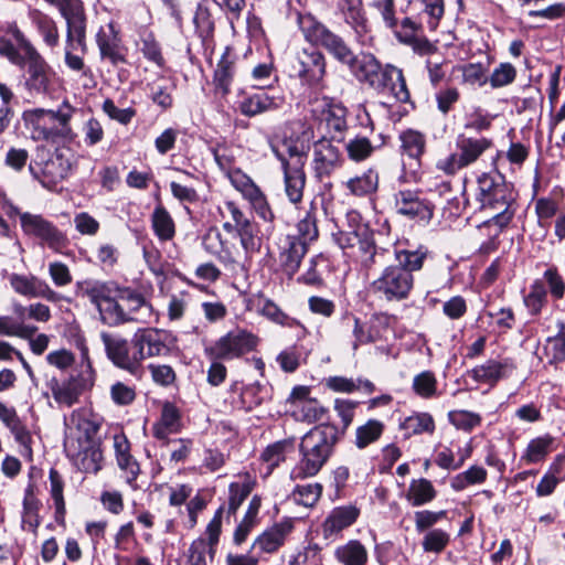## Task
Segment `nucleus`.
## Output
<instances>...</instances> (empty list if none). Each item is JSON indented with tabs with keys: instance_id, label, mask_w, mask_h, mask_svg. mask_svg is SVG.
Listing matches in <instances>:
<instances>
[{
	"instance_id": "obj_2",
	"label": "nucleus",
	"mask_w": 565,
	"mask_h": 565,
	"mask_svg": "<svg viewBox=\"0 0 565 565\" xmlns=\"http://www.w3.org/2000/svg\"><path fill=\"white\" fill-rule=\"evenodd\" d=\"M477 209L490 216L484 224L503 230L512 221L514 195L512 188L499 173H482L478 180Z\"/></svg>"
},
{
	"instance_id": "obj_52",
	"label": "nucleus",
	"mask_w": 565,
	"mask_h": 565,
	"mask_svg": "<svg viewBox=\"0 0 565 565\" xmlns=\"http://www.w3.org/2000/svg\"><path fill=\"white\" fill-rule=\"evenodd\" d=\"M427 253L424 247L416 250H399L396 253V265H402L412 274V271L419 270L423 267Z\"/></svg>"
},
{
	"instance_id": "obj_49",
	"label": "nucleus",
	"mask_w": 565,
	"mask_h": 565,
	"mask_svg": "<svg viewBox=\"0 0 565 565\" xmlns=\"http://www.w3.org/2000/svg\"><path fill=\"white\" fill-rule=\"evenodd\" d=\"M38 331V327L24 324L22 322L14 323L9 316H0V335L19 337L29 339Z\"/></svg>"
},
{
	"instance_id": "obj_25",
	"label": "nucleus",
	"mask_w": 565,
	"mask_h": 565,
	"mask_svg": "<svg viewBox=\"0 0 565 565\" xmlns=\"http://www.w3.org/2000/svg\"><path fill=\"white\" fill-rule=\"evenodd\" d=\"M113 446L117 465L125 472L127 482L131 483L136 480L140 470L138 462L130 454V443L124 434H115Z\"/></svg>"
},
{
	"instance_id": "obj_58",
	"label": "nucleus",
	"mask_w": 565,
	"mask_h": 565,
	"mask_svg": "<svg viewBox=\"0 0 565 565\" xmlns=\"http://www.w3.org/2000/svg\"><path fill=\"white\" fill-rule=\"evenodd\" d=\"M516 76L515 67L510 63H501L495 67L490 76V84L493 88L503 87L511 84Z\"/></svg>"
},
{
	"instance_id": "obj_55",
	"label": "nucleus",
	"mask_w": 565,
	"mask_h": 565,
	"mask_svg": "<svg viewBox=\"0 0 565 565\" xmlns=\"http://www.w3.org/2000/svg\"><path fill=\"white\" fill-rule=\"evenodd\" d=\"M552 443L551 438H535L532 439L522 456L521 460L525 461L526 463H534L539 462L542 459L545 458V456L548 454V448Z\"/></svg>"
},
{
	"instance_id": "obj_31",
	"label": "nucleus",
	"mask_w": 565,
	"mask_h": 565,
	"mask_svg": "<svg viewBox=\"0 0 565 565\" xmlns=\"http://www.w3.org/2000/svg\"><path fill=\"white\" fill-rule=\"evenodd\" d=\"M379 181V172L374 168H369L361 175L349 179L345 186L355 196H366L377 191Z\"/></svg>"
},
{
	"instance_id": "obj_44",
	"label": "nucleus",
	"mask_w": 565,
	"mask_h": 565,
	"mask_svg": "<svg viewBox=\"0 0 565 565\" xmlns=\"http://www.w3.org/2000/svg\"><path fill=\"white\" fill-rule=\"evenodd\" d=\"M317 207L311 203L309 210L306 211V215L300 218L298 223V239H301L305 243H310L318 237V226H317Z\"/></svg>"
},
{
	"instance_id": "obj_35",
	"label": "nucleus",
	"mask_w": 565,
	"mask_h": 565,
	"mask_svg": "<svg viewBox=\"0 0 565 565\" xmlns=\"http://www.w3.org/2000/svg\"><path fill=\"white\" fill-rule=\"evenodd\" d=\"M74 109L70 106L67 102H64L57 110H46L43 108H38L29 113V117L32 121H34L38 126L41 121H45L47 118L49 121L55 122L57 121L64 132L70 130L68 121L72 118Z\"/></svg>"
},
{
	"instance_id": "obj_33",
	"label": "nucleus",
	"mask_w": 565,
	"mask_h": 565,
	"mask_svg": "<svg viewBox=\"0 0 565 565\" xmlns=\"http://www.w3.org/2000/svg\"><path fill=\"white\" fill-rule=\"evenodd\" d=\"M555 334L546 339L544 354L548 363H558L565 360V322L555 321Z\"/></svg>"
},
{
	"instance_id": "obj_14",
	"label": "nucleus",
	"mask_w": 565,
	"mask_h": 565,
	"mask_svg": "<svg viewBox=\"0 0 565 565\" xmlns=\"http://www.w3.org/2000/svg\"><path fill=\"white\" fill-rule=\"evenodd\" d=\"M107 358L117 366L130 374H137L140 362L137 352L130 354L128 341L119 334L100 333Z\"/></svg>"
},
{
	"instance_id": "obj_6",
	"label": "nucleus",
	"mask_w": 565,
	"mask_h": 565,
	"mask_svg": "<svg viewBox=\"0 0 565 565\" xmlns=\"http://www.w3.org/2000/svg\"><path fill=\"white\" fill-rule=\"evenodd\" d=\"M313 118L323 127L331 140L342 141L348 129V109L327 96L310 102Z\"/></svg>"
},
{
	"instance_id": "obj_62",
	"label": "nucleus",
	"mask_w": 565,
	"mask_h": 565,
	"mask_svg": "<svg viewBox=\"0 0 565 565\" xmlns=\"http://www.w3.org/2000/svg\"><path fill=\"white\" fill-rule=\"evenodd\" d=\"M449 542V535L443 530L428 532L423 540V548L426 552L440 553Z\"/></svg>"
},
{
	"instance_id": "obj_26",
	"label": "nucleus",
	"mask_w": 565,
	"mask_h": 565,
	"mask_svg": "<svg viewBox=\"0 0 565 565\" xmlns=\"http://www.w3.org/2000/svg\"><path fill=\"white\" fill-rule=\"evenodd\" d=\"M281 104V97L269 96L266 92L262 90L245 97L239 103V110L247 117H254L265 111L277 109Z\"/></svg>"
},
{
	"instance_id": "obj_64",
	"label": "nucleus",
	"mask_w": 565,
	"mask_h": 565,
	"mask_svg": "<svg viewBox=\"0 0 565 565\" xmlns=\"http://www.w3.org/2000/svg\"><path fill=\"white\" fill-rule=\"evenodd\" d=\"M544 279L548 286L550 292L556 299H562L565 294V281L556 267L552 266L544 271Z\"/></svg>"
},
{
	"instance_id": "obj_29",
	"label": "nucleus",
	"mask_w": 565,
	"mask_h": 565,
	"mask_svg": "<svg viewBox=\"0 0 565 565\" xmlns=\"http://www.w3.org/2000/svg\"><path fill=\"white\" fill-rule=\"evenodd\" d=\"M345 242H341L342 248H354L356 247L360 252L365 255H370L369 260L373 262L375 252V243L373 239V233L370 232L369 227L365 225H360L355 231L345 234Z\"/></svg>"
},
{
	"instance_id": "obj_4",
	"label": "nucleus",
	"mask_w": 565,
	"mask_h": 565,
	"mask_svg": "<svg viewBox=\"0 0 565 565\" xmlns=\"http://www.w3.org/2000/svg\"><path fill=\"white\" fill-rule=\"evenodd\" d=\"M457 153H451L437 161L436 167L447 175H454L459 170L475 163L493 142L486 137L472 138L460 136L457 140Z\"/></svg>"
},
{
	"instance_id": "obj_12",
	"label": "nucleus",
	"mask_w": 565,
	"mask_h": 565,
	"mask_svg": "<svg viewBox=\"0 0 565 565\" xmlns=\"http://www.w3.org/2000/svg\"><path fill=\"white\" fill-rule=\"evenodd\" d=\"M281 162L285 180V193L292 204L301 202L306 184V173L303 171V159L297 148H289L290 159L287 160L282 154L275 151Z\"/></svg>"
},
{
	"instance_id": "obj_28",
	"label": "nucleus",
	"mask_w": 565,
	"mask_h": 565,
	"mask_svg": "<svg viewBox=\"0 0 565 565\" xmlns=\"http://www.w3.org/2000/svg\"><path fill=\"white\" fill-rule=\"evenodd\" d=\"M181 417L178 408L171 403H164L160 419L153 424L152 434L159 440H167L168 436L180 430Z\"/></svg>"
},
{
	"instance_id": "obj_38",
	"label": "nucleus",
	"mask_w": 565,
	"mask_h": 565,
	"mask_svg": "<svg viewBox=\"0 0 565 565\" xmlns=\"http://www.w3.org/2000/svg\"><path fill=\"white\" fill-rule=\"evenodd\" d=\"M308 244L297 237L288 238V247L282 253V265L289 275H294L300 266L301 259L307 253Z\"/></svg>"
},
{
	"instance_id": "obj_60",
	"label": "nucleus",
	"mask_w": 565,
	"mask_h": 565,
	"mask_svg": "<svg viewBox=\"0 0 565 565\" xmlns=\"http://www.w3.org/2000/svg\"><path fill=\"white\" fill-rule=\"evenodd\" d=\"M289 447V443L277 441L268 446L262 454V459L268 463L269 469H274L286 458V449Z\"/></svg>"
},
{
	"instance_id": "obj_56",
	"label": "nucleus",
	"mask_w": 565,
	"mask_h": 565,
	"mask_svg": "<svg viewBox=\"0 0 565 565\" xmlns=\"http://www.w3.org/2000/svg\"><path fill=\"white\" fill-rule=\"evenodd\" d=\"M321 493L322 486L320 483H308L296 488L294 499L296 502L310 508L318 502Z\"/></svg>"
},
{
	"instance_id": "obj_15",
	"label": "nucleus",
	"mask_w": 565,
	"mask_h": 565,
	"mask_svg": "<svg viewBox=\"0 0 565 565\" xmlns=\"http://www.w3.org/2000/svg\"><path fill=\"white\" fill-rule=\"evenodd\" d=\"M120 305L125 313V323L139 322L150 323L154 312L152 306L145 299V297L130 288L119 289Z\"/></svg>"
},
{
	"instance_id": "obj_1",
	"label": "nucleus",
	"mask_w": 565,
	"mask_h": 565,
	"mask_svg": "<svg viewBox=\"0 0 565 565\" xmlns=\"http://www.w3.org/2000/svg\"><path fill=\"white\" fill-rule=\"evenodd\" d=\"M298 24L307 42L324 49L335 61L347 65L360 83L377 92L390 89L398 102L408 100L409 93L401 68L390 64L382 67L371 53L355 54L341 35L311 14L299 15Z\"/></svg>"
},
{
	"instance_id": "obj_48",
	"label": "nucleus",
	"mask_w": 565,
	"mask_h": 565,
	"mask_svg": "<svg viewBox=\"0 0 565 565\" xmlns=\"http://www.w3.org/2000/svg\"><path fill=\"white\" fill-rule=\"evenodd\" d=\"M234 62L230 60L227 54H224L217 63L214 72V82L217 88L222 89L223 94H227L233 79Z\"/></svg>"
},
{
	"instance_id": "obj_5",
	"label": "nucleus",
	"mask_w": 565,
	"mask_h": 565,
	"mask_svg": "<svg viewBox=\"0 0 565 565\" xmlns=\"http://www.w3.org/2000/svg\"><path fill=\"white\" fill-rule=\"evenodd\" d=\"M258 338L245 329H234L218 338L204 352L210 360L232 361L252 352Z\"/></svg>"
},
{
	"instance_id": "obj_53",
	"label": "nucleus",
	"mask_w": 565,
	"mask_h": 565,
	"mask_svg": "<svg viewBox=\"0 0 565 565\" xmlns=\"http://www.w3.org/2000/svg\"><path fill=\"white\" fill-rule=\"evenodd\" d=\"M215 550L209 546L206 540L198 539L189 548L188 565H206V557L213 559Z\"/></svg>"
},
{
	"instance_id": "obj_9",
	"label": "nucleus",
	"mask_w": 565,
	"mask_h": 565,
	"mask_svg": "<svg viewBox=\"0 0 565 565\" xmlns=\"http://www.w3.org/2000/svg\"><path fill=\"white\" fill-rule=\"evenodd\" d=\"M58 8L61 15L66 21L67 44L70 47L79 45L82 52H86V17L81 0H45Z\"/></svg>"
},
{
	"instance_id": "obj_45",
	"label": "nucleus",
	"mask_w": 565,
	"mask_h": 565,
	"mask_svg": "<svg viewBox=\"0 0 565 565\" xmlns=\"http://www.w3.org/2000/svg\"><path fill=\"white\" fill-rule=\"evenodd\" d=\"M259 313L273 321L274 323L280 324L282 327L292 328L299 324V321L295 318L289 317L285 313L278 305H276L270 299H264L262 307L258 309Z\"/></svg>"
},
{
	"instance_id": "obj_16",
	"label": "nucleus",
	"mask_w": 565,
	"mask_h": 565,
	"mask_svg": "<svg viewBox=\"0 0 565 565\" xmlns=\"http://www.w3.org/2000/svg\"><path fill=\"white\" fill-rule=\"evenodd\" d=\"M0 420L10 429L20 446V455L29 462L33 461V438L30 430L22 424L13 407L0 402Z\"/></svg>"
},
{
	"instance_id": "obj_57",
	"label": "nucleus",
	"mask_w": 565,
	"mask_h": 565,
	"mask_svg": "<svg viewBox=\"0 0 565 565\" xmlns=\"http://www.w3.org/2000/svg\"><path fill=\"white\" fill-rule=\"evenodd\" d=\"M0 98L2 100L0 106V134H3L9 128L13 117V110L9 106L13 98V93L2 83H0Z\"/></svg>"
},
{
	"instance_id": "obj_13",
	"label": "nucleus",
	"mask_w": 565,
	"mask_h": 565,
	"mask_svg": "<svg viewBox=\"0 0 565 565\" xmlns=\"http://www.w3.org/2000/svg\"><path fill=\"white\" fill-rule=\"evenodd\" d=\"M313 160L312 168L315 177L319 181H323L331 177V174L340 169L344 162V158L331 139L326 137L319 139L313 143Z\"/></svg>"
},
{
	"instance_id": "obj_19",
	"label": "nucleus",
	"mask_w": 565,
	"mask_h": 565,
	"mask_svg": "<svg viewBox=\"0 0 565 565\" xmlns=\"http://www.w3.org/2000/svg\"><path fill=\"white\" fill-rule=\"evenodd\" d=\"M299 77L308 85H319L326 75V57L317 49L303 50L299 55Z\"/></svg>"
},
{
	"instance_id": "obj_23",
	"label": "nucleus",
	"mask_w": 565,
	"mask_h": 565,
	"mask_svg": "<svg viewBox=\"0 0 565 565\" xmlns=\"http://www.w3.org/2000/svg\"><path fill=\"white\" fill-rule=\"evenodd\" d=\"M294 523L290 519L275 523L264 531L254 542L253 548L264 553H274L284 545L286 537L291 533Z\"/></svg>"
},
{
	"instance_id": "obj_41",
	"label": "nucleus",
	"mask_w": 565,
	"mask_h": 565,
	"mask_svg": "<svg viewBox=\"0 0 565 565\" xmlns=\"http://www.w3.org/2000/svg\"><path fill=\"white\" fill-rule=\"evenodd\" d=\"M384 431V424L377 419H369L365 424L359 426L355 430L354 444L359 449H364L369 445L380 439Z\"/></svg>"
},
{
	"instance_id": "obj_22",
	"label": "nucleus",
	"mask_w": 565,
	"mask_h": 565,
	"mask_svg": "<svg viewBox=\"0 0 565 565\" xmlns=\"http://www.w3.org/2000/svg\"><path fill=\"white\" fill-rule=\"evenodd\" d=\"M515 370V365L509 359L488 360L483 364L471 370V376L476 382L494 385L502 379L508 377Z\"/></svg>"
},
{
	"instance_id": "obj_59",
	"label": "nucleus",
	"mask_w": 565,
	"mask_h": 565,
	"mask_svg": "<svg viewBox=\"0 0 565 565\" xmlns=\"http://www.w3.org/2000/svg\"><path fill=\"white\" fill-rule=\"evenodd\" d=\"M524 302L532 315H539L546 302V290L544 286L539 281L534 282Z\"/></svg>"
},
{
	"instance_id": "obj_46",
	"label": "nucleus",
	"mask_w": 565,
	"mask_h": 565,
	"mask_svg": "<svg viewBox=\"0 0 565 565\" xmlns=\"http://www.w3.org/2000/svg\"><path fill=\"white\" fill-rule=\"evenodd\" d=\"M345 151L350 160L361 162L372 156L374 146L369 138L358 136L345 143Z\"/></svg>"
},
{
	"instance_id": "obj_40",
	"label": "nucleus",
	"mask_w": 565,
	"mask_h": 565,
	"mask_svg": "<svg viewBox=\"0 0 565 565\" xmlns=\"http://www.w3.org/2000/svg\"><path fill=\"white\" fill-rule=\"evenodd\" d=\"M49 477L51 483L50 493L55 509L54 519L56 523L64 525L66 514L65 501L63 495L64 482L62 476L55 469L50 470Z\"/></svg>"
},
{
	"instance_id": "obj_54",
	"label": "nucleus",
	"mask_w": 565,
	"mask_h": 565,
	"mask_svg": "<svg viewBox=\"0 0 565 565\" xmlns=\"http://www.w3.org/2000/svg\"><path fill=\"white\" fill-rule=\"evenodd\" d=\"M448 419L458 429L466 431L472 430L481 423V416L479 414L463 409L450 411L448 413Z\"/></svg>"
},
{
	"instance_id": "obj_27",
	"label": "nucleus",
	"mask_w": 565,
	"mask_h": 565,
	"mask_svg": "<svg viewBox=\"0 0 565 565\" xmlns=\"http://www.w3.org/2000/svg\"><path fill=\"white\" fill-rule=\"evenodd\" d=\"M337 6L344 22L349 24L356 34L361 35L367 32V19L362 0H338Z\"/></svg>"
},
{
	"instance_id": "obj_17",
	"label": "nucleus",
	"mask_w": 565,
	"mask_h": 565,
	"mask_svg": "<svg viewBox=\"0 0 565 565\" xmlns=\"http://www.w3.org/2000/svg\"><path fill=\"white\" fill-rule=\"evenodd\" d=\"M64 448L81 471L97 473L102 469L103 452L98 447L92 445L82 447L81 444L76 445L72 437H66Z\"/></svg>"
},
{
	"instance_id": "obj_51",
	"label": "nucleus",
	"mask_w": 565,
	"mask_h": 565,
	"mask_svg": "<svg viewBox=\"0 0 565 565\" xmlns=\"http://www.w3.org/2000/svg\"><path fill=\"white\" fill-rule=\"evenodd\" d=\"M414 392L423 398H430L436 395L437 380L433 372L424 371L413 380Z\"/></svg>"
},
{
	"instance_id": "obj_63",
	"label": "nucleus",
	"mask_w": 565,
	"mask_h": 565,
	"mask_svg": "<svg viewBox=\"0 0 565 565\" xmlns=\"http://www.w3.org/2000/svg\"><path fill=\"white\" fill-rule=\"evenodd\" d=\"M49 275L56 287H65L73 280L68 266L62 262L50 263Z\"/></svg>"
},
{
	"instance_id": "obj_24",
	"label": "nucleus",
	"mask_w": 565,
	"mask_h": 565,
	"mask_svg": "<svg viewBox=\"0 0 565 565\" xmlns=\"http://www.w3.org/2000/svg\"><path fill=\"white\" fill-rule=\"evenodd\" d=\"M359 513V510L353 505L334 508L322 524L324 539L338 536L344 529L356 521Z\"/></svg>"
},
{
	"instance_id": "obj_36",
	"label": "nucleus",
	"mask_w": 565,
	"mask_h": 565,
	"mask_svg": "<svg viewBox=\"0 0 565 565\" xmlns=\"http://www.w3.org/2000/svg\"><path fill=\"white\" fill-rule=\"evenodd\" d=\"M41 508L40 500L34 495L33 487L29 486L25 489L23 499V513H22V527L36 533L41 520L39 510Z\"/></svg>"
},
{
	"instance_id": "obj_43",
	"label": "nucleus",
	"mask_w": 565,
	"mask_h": 565,
	"mask_svg": "<svg viewBox=\"0 0 565 565\" xmlns=\"http://www.w3.org/2000/svg\"><path fill=\"white\" fill-rule=\"evenodd\" d=\"M33 22L43 36L45 44L55 47L58 44L60 34L54 20L40 11H35L33 13Z\"/></svg>"
},
{
	"instance_id": "obj_39",
	"label": "nucleus",
	"mask_w": 565,
	"mask_h": 565,
	"mask_svg": "<svg viewBox=\"0 0 565 565\" xmlns=\"http://www.w3.org/2000/svg\"><path fill=\"white\" fill-rule=\"evenodd\" d=\"M401 429L407 437L420 434L431 435L435 431V420L428 413H415L401 423Z\"/></svg>"
},
{
	"instance_id": "obj_3",
	"label": "nucleus",
	"mask_w": 565,
	"mask_h": 565,
	"mask_svg": "<svg viewBox=\"0 0 565 565\" xmlns=\"http://www.w3.org/2000/svg\"><path fill=\"white\" fill-rule=\"evenodd\" d=\"M337 443L332 427H315L309 430L299 445L300 459L292 470V478L305 479L316 476L330 458Z\"/></svg>"
},
{
	"instance_id": "obj_34",
	"label": "nucleus",
	"mask_w": 565,
	"mask_h": 565,
	"mask_svg": "<svg viewBox=\"0 0 565 565\" xmlns=\"http://www.w3.org/2000/svg\"><path fill=\"white\" fill-rule=\"evenodd\" d=\"M402 153L419 163L426 150V137L420 131L407 129L399 135Z\"/></svg>"
},
{
	"instance_id": "obj_47",
	"label": "nucleus",
	"mask_w": 565,
	"mask_h": 565,
	"mask_svg": "<svg viewBox=\"0 0 565 565\" xmlns=\"http://www.w3.org/2000/svg\"><path fill=\"white\" fill-rule=\"evenodd\" d=\"M292 413L298 420L316 423L323 418L326 408L316 398H311L299 404L292 409Z\"/></svg>"
},
{
	"instance_id": "obj_42",
	"label": "nucleus",
	"mask_w": 565,
	"mask_h": 565,
	"mask_svg": "<svg viewBox=\"0 0 565 565\" xmlns=\"http://www.w3.org/2000/svg\"><path fill=\"white\" fill-rule=\"evenodd\" d=\"M119 289L98 309L103 322L109 326H120L125 323V313L121 308V300L119 299Z\"/></svg>"
},
{
	"instance_id": "obj_8",
	"label": "nucleus",
	"mask_w": 565,
	"mask_h": 565,
	"mask_svg": "<svg viewBox=\"0 0 565 565\" xmlns=\"http://www.w3.org/2000/svg\"><path fill=\"white\" fill-rule=\"evenodd\" d=\"M93 381L92 365L87 360L77 374H72L63 381L52 379L49 386L56 403L71 407L77 403L82 393L93 385Z\"/></svg>"
},
{
	"instance_id": "obj_50",
	"label": "nucleus",
	"mask_w": 565,
	"mask_h": 565,
	"mask_svg": "<svg viewBox=\"0 0 565 565\" xmlns=\"http://www.w3.org/2000/svg\"><path fill=\"white\" fill-rule=\"evenodd\" d=\"M140 51L143 56L158 66L164 64L161 47L152 32L143 31L140 35Z\"/></svg>"
},
{
	"instance_id": "obj_7",
	"label": "nucleus",
	"mask_w": 565,
	"mask_h": 565,
	"mask_svg": "<svg viewBox=\"0 0 565 565\" xmlns=\"http://www.w3.org/2000/svg\"><path fill=\"white\" fill-rule=\"evenodd\" d=\"M413 285V274L402 265L392 264L372 282V288L386 300H403L408 297Z\"/></svg>"
},
{
	"instance_id": "obj_10",
	"label": "nucleus",
	"mask_w": 565,
	"mask_h": 565,
	"mask_svg": "<svg viewBox=\"0 0 565 565\" xmlns=\"http://www.w3.org/2000/svg\"><path fill=\"white\" fill-rule=\"evenodd\" d=\"M26 78L25 88L32 96H51L55 90V72L38 51L25 55Z\"/></svg>"
},
{
	"instance_id": "obj_11",
	"label": "nucleus",
	"mask_w": 565,
	"mask_h": 565,
	"mask_svg": "<svg viewBox=\"0 0 565 565\" xmlns=\"http://www.w3.org/2000/svg\"><path fill=\"white\" fill-rule=\"evenodd\" d=\"M20 222L25 234L40 238L54 252H61L68 243L65 234L42 215L23 212Z\"/></svg>"
},
{
	"instance_id": "obj_20",
	"label": "nucleus",
	"mask_w": 565,
	"mask_h": 565,
	"mask_svg": "<svg viewBox=\"0 0 565 565\" xmlns=\"http://www.w3.org/2000/svg\"><path fill=\"white\" fill-rule=\"evenodd\" d=\"M132 344L140 363L147 358L164 355L168 352L162 333L158 329L139 330L132 339Z\"/></svg>"
},
{
	"instance_id": "obj_61",
	"label": "nucleus",
	"mask_w": 565,
	"mask_h": 565,
	"mask_svg": "<svg viewBox=\"0 0 565 565\" xmlns=\"http://www.w3.org/2000/svg\"><path fill=\"white\" fill-rule=\"evenodd\" d=\"M103 110L109 118L118 121L119 124L127 125L136 116V109L118 108L111 99H106L103 104Z\"/></svg>"
},
{
	"instance_id": "obj_32",
	"label": "nucleus",
	"mask_w": 565,
	"mask_h": 565,
	"mask_svg": "<svg viewBox=\"0 0 565 565\" xmlns=\"http://www.w3.org/2000/svg\"><path fill=\"white\" fill-rule=\"evenodd\" d=\"M151 226L156 236L161 242L171 241L175 235L174 221L162 204H158L154 207L151 215Z\"/></svg>"
},
{
	"instance_id": "obj_18",
	"label": "nucleus",
	"mask_w": 565,
	"mask_h": 565,
	"mask_svg": "<svg viewBox=\"0 0 565 565\" xmlns=\"http://www.w3.org/2000/svg\"><path fill=\"white\" fill-rule=\"evenodd\" d=\"M9 281L13 290L21 296L28 298H43L52 302L60 300V295L36 276L11 274Z\"/></svg>"
},
{
	"instance_id": "obj_21",
	"label": "nucleus",
	"mask_w": 565,
	"mask_h": 565,
	"mask_svg": "<svg viewBox=\"0 0 565 565\" xmlns=\"http://www.w3.org/2000/svg\"><path fill=\"white\" fill-rule=\"evenodd\" d=\"M394 198L395 209L398 214L422 221L431 218V209L419 198L417 191L399 190L395 193Z\"/></svg>"
},
{
	"instance_id": "obj_30",
	"label": "nucleus",
	"mask_w": 565,
	"mask_h": 565,
	"mask_svg": "<svg viewBox=\"0 0 565 565\" xmlns=\"http://www.w3.org/2000/svg\"><path fill=\"white\" fill-rule=\"evenodd\" d=\"M335 559L342 565H365L367 551L358 540H350L334 550Z\"/></svg>"
},
{
	"instance_id": "obj_37",
	"label": "nucleus",
	"mask_w": 565,
	"mask_h": 565,
	"mask_svg": "<svg viewBox=\"0 0 565 565\" xmlns=\"http://www.w3.org/2000/svg\"><path fill=\"white\" fill-rule=\"evenodd\" d=\"M436 497V490L433 483L425 479H414L407 490L406 499L413 507H420L430 501Z\"/></svg>"
}]
</instances>
